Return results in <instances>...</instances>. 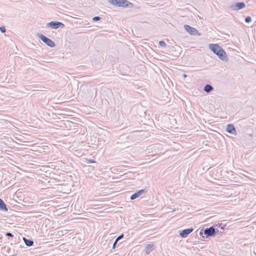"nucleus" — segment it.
Segmentation results:
<instances>
[{
  "label": "nucleus",
  "instance_id": "12",
  "mask_svg": "<svg viewBox=\"0 0 256 256\" xmlns=\"http://www.w3.org/2000/svg\"><path fill=\"white\" fill-rule=\"evenodd\" d=\"M0 210L4 212H7L8 209L6 204L4 202V200L0 198Z\"/></svg>",
  "mask_w": 256,
  "mask_h": 256
},
{
  "label": "nucleus",
  "instance_id": "2",
  "mask_svg": "<svg viewBox=\"0 0 256 256\" xmlns=\"http://www.w3.org/2000/svg\"><path fill=\"white\" fill-rule=\"evenodd\" d=\"M37 36L40 38V39L48 46L50 48H54L56 44L54 42L44 34H38Z\"/></svg>",
  "mask_w": 256,
  "mask_h": 256
},
{
  "label": "nucleus",
  "instance_id": "22",
  "mask_svg": "<svg viewBox=\"0 0 256 256\" xmlns=\"http://www.w3.org/2000/svg\"><path fill=\"white\" fill-rule=\"evenodd\" d=\"M88 164H92V163H95L96 162V161L93 160H88Z\"/></svg>",
  "mask_w": 256,
  "mask_h": 256
},
{
  "label": "nucleus",
  "instance_id": "15",
  "mask_svg": "<svg viewBox=\"0 0 256 256\" xmlns=\"http://www.w3.org/2000/svg\"><path fill=\"white\" fill-rule=\"evenodd\" d=\"M159 45L161 47L165 48L166 46V42L163 40H160L159 42Z\"/></svg>",
  "mask_w": 256,
  "mask_h": 256
},
{
  "label": "nucleus",
  "instance_id": "8",
  "mask_svg": "<svg viewBox=\"0 0 256 256\" xmlns=\"http://www.w3.org/2000/svg\"><path fill=\"white\" fill-rule=\"evenodd\" d=\"M120 4L119 5V7L130 8L134 7V4L127 0H120Z\"/></svg>",
  "mask_w": 256,
  "mask_h": 256
},
{
  "label": "nucleus",
  "instance_id": "20",
  "mask_svg": "<svg viewBox=\"0 0 256 256\" xmlns=\"http://www.w3.org/2000/svg\"><path fill=\"white\" fill-rule=\"evenodd\" d=\"M6 236L11 238L14 237V234L10 232H6Z\"/></svg>",
  "mask_w": 256,
  "mask_h": 256
},
{
  "label": "nucleus",
  "instance_id": "16",
  "mask_svg": "<svg viewBox=\"0 0 256 256\" xmlns=\"http://www.w3.org/2000/svg\"><path fill=\"white\" fill-rule=\"evenodd\" d=\"M252 21V18L250 16H246V18H245V22H246V23H249L250 22Z\"/></svg>",
  "mask_w": 256,
  "mask_h": 256
},
{
  "label": "nucleus",
  "instance_id": "25",
  "mask_svg": "<svg viewBox=\"0 0 256 256\" xmlns=\"http://www.w3.org/2000/svg\"><path fill=\"white\" fill-rule=\"evenodd\" d=\"M16 256V255H12V256Z\"/></svg>",
  "mask_w": 256,
  "mask_h": 256
},
{
  "label": "nucleus",
  "instance_id": "7",
  "mask_svg": "<svg viewBox=\"0 0 256 256\" xmlns=\"http://www.w3.org/2000/svg\"><path fill=\"white\" fill-rule=\"evenodd\" d=\"M194 229L192 228L184 229L180 232V236L181 238H185L193 231Z\"/></svg>",
  "mask_w": 256,
  "mask_h": 256
},
{
  "label": "nucleus",
  "instance_id": "1",
  "mask_svg": "<svg viewBox=\"0 0 256 256\" xmlns=\"http://www.w3.org/2000/svg\"><path fill=\"white\" fill-rule=\"evenodd\" d=\"M209 48L215 54L218 58L223 61H227V54L224 50L218 44H210L208 45Z\"/></svg>",
  "mask_w": 256,
  "mask_h": 256
},
{
  "label": "nucleus",
  "instance_id": "23",
  "mask_svg": "<svg viewBox=\"0 0 256 256\" xmlns=\"http://www.w3.org/2000/svg\"><path fill=\"white\" fill-rule=\"evenodd\" d=\"M118 242H116L115 240V242H114L113 245H112V249H114L116 248V245L117 244Z\"/></svg>",
  "mask_w": 256,
  "mask_h": 256
},
{
  "label": "nucleus",
  "instance_id": "11",
  "mask_svg": "<svg viewBox=\"0 0 256 256\" xmlns=\"http://www.w3.org/2000/svg\"><path fill=\"white\" fill-rule=\"evenodd\" d=\"M154 249V244H148L146 248V254H149L151 252H152Z\"/></svg>",
  "mask_w": 256,
  "mask_h": 256
},
{
  "label": "nucleus",
  "instance_id": "4",
  "mask_svg": "<svg viewBox=\"0 0 256 256\" xmlns=\"http://www.w3.org/2000/svg\"><path fill=\"white\" fill-rule=\"evenodd\" d=\"M46 27H50L52 29H58L64 26V24L60 22L52 21L46 24Z\"/></svg>",
  "mask_w": 256,
  "mask_h": 256
},
{
  "label": "nucleus",
  "instance_id": "18",
  "mask_svg": "<svg viewBox=\"0 0 256 256\" xmlns=\"http://www.w3.org/2000/svg\"><path fill=\"white\" fill-rule=\"evenodd\" d=\"M100 18H101L100 17L98 16H96L92 18V20H93V21L96 22V21L100 20Z\"/></svg>",
  "mask_w": 256,
  "mask_h": 256
},
{
  "label": "nucleus",
  "instance_id": "13",
  "mask_svg": "<svg viewBox=\"0 0 256 256\" xmlns=\"http://www.w3.org/2000/svg\"><path fill=\"white\" fill-rule=\"evenodd\" d=\"M23 240L25 244L28 246H31L34 244V242L32 240L28 239L24 237L23 238Z\"/></svg>",
  "mask_w": 256,
  "mask_h": 256
},
{
  "label": "nucleus",
  "instance_id": "19",
  "mask_svg": "<svg viewBox=\"0 0 256 256\" xmlns=\"http://www.w3.org/2000/svg\"><path fill=\"white\" fill-rule=\"evenodd\" d=\"M124 237V234H122L120 236H119L117 238H116V242H118L120 240H121Z\"/></svg>",
  "mask_w": 256,
  "mask_h": 256
},
{
  "label": "nucleus",
  "instance_id": "6",
  "mask_svg": "<svg viewBox=\"0 0 256 256\" xmlns=\"http://www.w3.org/2000/svg\"><path fill=\"white\" fill-rule=\"evenodd\" d=\"M246 7V4L244 2H238L234 3L230 6L231 10H238Z\"/></svg>",
  "mask_w": 256,
  "mask_h": 256
},
{
  "label": "nucleus",
  "instance_id": "3",
  "mask_svg": "<svg viewBox=\"0 0 256 256\" xmlns=\"http://www.w3.org/2000/svg\"><path fill=\"white\" fill-rule=\"evenodd\" d=\"M218 232V230L217 228H214L213 226L206 228L204 230V234L206 235V238L214 236Z\"/></svg>",
  "mask_w": 256,
  "mask_h": 256
},
{
  "label": "nucleus",
  "instance_id": "24",
  "mask_svg": "<svg viewBox=\"0 0 256 256\" xmlns=\"http://www.w3.org/2000/svg\"><path fill=\"white\" fill-rule=\"evenodd\" d=\"M218 226L221 229L224 228V226H222V224H218Z\"/></svg>",
  "mask_w": 256,
  "mask_h": 256
},
{
  "label": "nucleus",
  "instance_id": "17",
  "mask_svg": "<svg viewBox=\"0 0 256 256\" xmlns=\"http://www.w3.org/2000/svg\"><path fill=\"white\" fill-rule=\"evenodd\" d=\"M0 30L2 33H4L6 32L5 26H0Z\"/></svg>",
  "mask_w": 256,
  "mask_h": 256
},
{
  "label": "nucleus",
  "instance_id": "21",
  "mask_svg": "<svg viewBox=\"0 0 256 256\" xmlns=\"http://www.w3.org/2000/svg\"><path fill=\"white\" fill-rule=\"evenodd\" d=\"M203 234H204V230L202 229V230H200V232L199 234H200V236H202V237L204 239V236H203Z\"/></svg>",
  "mask_w": 256,
  "mask_h": 256
},
{
  "label": "nucleus",
  "instance_id": "9",
  "mask_svg": "<svg viewBox=\"0 0 256 256\" xmlns=\"http://www.w3.org/2000/svg\"><path fill=\"white\" fill-rule=\"evenodd\" d=\"M226 132L233 134H236V131L232 124H228L226 126Z\"/></svg>",
  "mask_w": 256,
  "mask_h": 256
},
{
  "label": "nucleus",
  "instance_id": "14",
  "mask_svg": "<svg viewBox=\"0 0 256 256\" xmlns=\"http://www.w3.org/2000/svg\"><path fill=\"white\" fill-rule=\"evenodd\" d=\"M213 90L214 88L209 84H206L204 88V90L207 93L210 92Z\"/></svg>",
  "mask_w": 256,
  "mask_h": 256
},
{
  "label": "nucleus",
  "instance_id": "10",
  "mask_svg": "<svg viewBox=\"0 0 256 256\" xmlns=\"http://www.w3.org/2000/svg\"><path fill=\"white\" fill-rule=\"evenodd\" d=\"M144 192V190H140L138 191L137 192L132 194L130 198L132 200H134L138 198L140 196H141Z\"/></svg>",
  "mask_w": 256,
  "mask_h": 256
},
{
  "label": "nucleus",
  "instance_id": "5",
  "mask_svg": "<svg viewBox=\"0 0 256 256\" xmlns=\"http://www.w3.org/2000/svg\"><path fill=\"white\" fill-rule=\"evenodd\" d=\"M184 28L185 30L189 33L190 35L195 36L198 35L200 36V34L199 33L198 31L195 28L192 27L188 25L185 24L184 25Z\"/></svg>",
  "mask_w": 256,
  "mask_h": 256
}]
</instances>
